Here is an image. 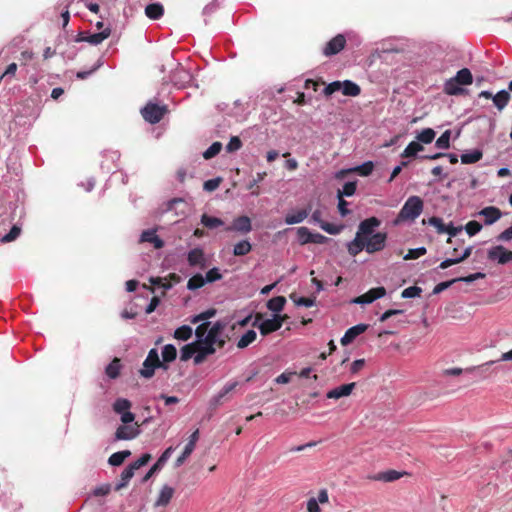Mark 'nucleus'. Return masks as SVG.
I'll use <instances>...</instances> for the list:
<instances>
[{"label":"nucleus","mask_w":512,"mask_h":512,"mask_svg":"<svg viewBox=\"0 0 512 512\" xmlns=\"http://www.w3.org/2000/svg\"><path fill=\"white\" fill-rule=\"evenodd\" d=\"M198 342H199V346H197L198 349H197L196 355L194 356V363L196 365L203 363L206 360L207 356L214 354L216 351L214 343H212L206 339H204V341H198Z\"/></svg>","instance_id":"obj_10"},{"label":"nucleus","mask_w":512,"mask_h":512,"mask_svg":"<svg viewBox=\"0 0 512 512\" xmlns=\"http://www.w3.org/2000/svg\"><path fill=\"white\" fill-rule=\"evenodd\" d=\"M145 14L152 20L161 18L164 14V8L160 3H151L146 6Z\"/></svg>","instance_id":"obj_23"},{"label":"nucleus","mask_w":512,"mask_h":512,"mask_svg":"<svg viewBox=\"0 0 512 512\" xmlns=\"http://www.w3.org/2000/svg\"><path fill=\"white\" fill-rule=\"evenodd\" d=\"M368 329V325L367 324H358V325H355L351 328H349L345 334L343 335V337L341 338L340 342L343 346H347L349 345L350 343H352L355 338L357 336H359L360 334L364 333L366 330Z\"/></svg>","instance_id":"obj_14"},{"label":"nucleus","mask_w":512,"mask_h":512,"mask_svg":"<svg viewBox=\"0 0 512 512\" xmlns=\"http://www.w3.org/2000/svg\"><path fill=\"white\" fill-rule=\"evenodd\" d=\"M483 157V153L479 149H475L471 152L463 153L461 155V162L463 164H473L481 160Z\"/></svg>","instance_id":"obj_32"},{"label":"nucleus","mask_w":512,"mask_h":512,"mask_svg":"<svg viewBox=\"0 0 512 512\" xmlns=\"http://www.w3.org/2000/svg\"><path fill=\"white\" fill-rule=\"evenodd\" d=\"M307 511L308 512H321V508L319 507V503L316 498H310L307 501Z\"/></svg>","instance_id":"obj_64"},{"label":"nucleus","mask_w":512,"mask_h":512,"mask_svg":"<svg viewBox=\"0 0 512 512\" xmlns=\"http://www.w3.org/2000/svg\"><path fill=\"white\" fill-rule=\"evenodd\" d=\"M176 357H177V350L174 345L167 344L163 347L162 358H163L164 364H165V362L169 363V362L174 361L176 359Z\"/></svg>","instance_id":"obj_40"},{"label":"nucleus","mask_w":512,"mask_h":512,"mask_svg":"<svg viewBox=\"0 0 512 512\" xmlns=\"http://www.w3.org/2000/svg\"><path fill=\"white\" fill-rule=\"evenodd\" d=\"M227 326V323L224 322V321H217L216 323L213 324V326L209 329L207 335L205 336L204 339L212 342L215 344V337H218L222 332L223 330L226 328Z\"/></svg>","instance_id":"obj_24"},{"label":"nucleus","mask_w":512,"mask_h":512,"mask_svg":"<svg viewBox=\"0 0 512 512\" xmlns=\"http://www.w3.org/2000/svg\"><path fill=\"white\" fill-rule=\"evenodd\" d=\"M487 257L489 260L503 265L512 261V251L502 245H497L488 250Z\"/></svg>","instance_id":"obj_6"},{"label":"nucleus","mask_w":512,"mask_h":512,"mask_svg":"<svg viewBox=\"0 0 512 512\" xmlns=\"http://www.w3.org/2000/svg\"><path fill=\"white\" fill-rule=\"evenodd\" d=\"M511 99V95L506 90L499 91L496 95L493 96V103L497 107L499 111H502Z\"/></svg>","instance_id":"obj_22"},{"label":"nucleus","mask_w":512,"mask_h":512,"mask_svg":"<svg viewBox=\"0 0 512 512\" xmlns=\"http://www.w3.org/2000/svg\"><path fill=\"white\" fill-rule=\"evenodd\" d=\"M455 81L460 85H470L473 82V76L468 68H462L454 77Z\"/></svg>","instance_id":"obj_31"},{"label":"nucleus","mask_w":512,"mask_h":512,"mask_svg":"<svg viewBox=\"0 0 512 512\" xmlns=\"http://www.w3.org/2000/svg\"><path fill=\"white\" fill-rule=\"evenodd\" d=\"M387 234L384 232H377L372 236L364 239L365 251L369 254H374L382 251L386 246Z\"/></svg>","instance_id":"obj_4"},{"label":"nucleus","mask_w":512,"mask_h":512,"mask_svg":"<svg viewBox=\"0 0 512 512\" xmlns=\"http://www.w3.org/2000/svg\"><path fill=\"white\" fill-rule=\"evenodd\" d=\"M252 250V245L248 240H242L234 245L233 254L235 256H245Z\"/></svg>","instance_id":"obj_33"},{"label":"nucleus","mask_w":512,"mask_h":512,"mask_svg":"<svg viewBox=\"0 0 512 512\" xmlns=\"http://www.w3.org/2000/svg\"><path fill=\"white\" fill-rule=\"evenodd\" d=\"M373 168H374V164L373 162L371 161H367L365 163H363L362 165H359L351 170H341L338 174H337V178H341L343 177L344 175H346L347 173L349 172H356L358 173L359 175L361 176H369L372 171H373Z\"/></svg>","instance_id":"obj_18"},{"label":"nucleus","mask_w":512,"mask_h":512,"mask_svg":"<svg viewBox=\"0 0 512 512\" xmlns=\"http://www.w3.org/2000/svg\"><path fill=\"white\" fill-rule=\"evenodd\" d=\"M386 295V289L384 287H376L368 290L366 293L354 298L353 303L356 304H370L375 300L382 298Z\"/></svg>","instance_id":"obj_9"},{"label":"nucleus","mask_w":512,"mask_h":512,"mask_svg":"<svg viewBox=\"0 0 512 512\" xmlns=\"http://www.w3.org/2000/svg\"><path fill=\"white\" fill-rule=\"evenodd\" d=\"M168 112L167 105H159L153 102H148L142 109L141 114L145 121L150 124L159 123L165 114Z\"/></svg>","instance_id":"obj_2"},{"label":"nucleus","mask_w":512,"mask_h":512,"mask_svg":"<svg viewBox=\"0 0 512 512\" xmlns=\"http://www.w3.org/2000/svg\"><path fill=\"white\" fill-rule=\"evenodd\" d=\"M140 425L135 423L134 425H120L115 432L116 440H131L136 438L140 431Z\"/></svg>","instance_id":"obj_11"},{"label":"nucleus","mask_w":512,"mask_h":512,"mask_svg":"<svg viewBox=\"0 0 512 512\" xmlns=\"http://www.w3.org/2000/svg\"><path fill=\"white\" fill-rule=\"evenodd\" d=\"M341 84H343L341 91L345 96L355 97L358 96L361 92L359 85L350 80L343 81Z\"/></svg>","instance_id":"obj_27"},{"label":"nucleus","mask_w":512,"mask_h":512,"mask_svg":"<svg viewBox=\"0 0 512 512\" xmlns=\"http://www.w3.org/2000/svg\"><path fill=\"white\" fill-rule=\"evenodd\" d=\"M140 242H148L153 244L155 249H161L164 241L156 235L155 230H145L142 232Z\"/></svg>","instance_id":"obj_19"},{"label":"nucleus","mask_w":512,"mask_h":512,"mask_svg":"<svg viewBox=\"0 0 512 512\" xmlns=\"http://www.w3.org/2000/svg\"><path fill=\"white\" fill-rule=\"evenodd\" d=\"M227 231L234 230L242 233H248L252 230L251 220L247 216H240L234 219L232 226L226 228Z\"/></svg>","instance_id":"obj_16"},{"label":"nucleus","mask_w":512,"mask_h":512,"mask_svg":"<svg viewBox=\"0 0 512 512\" xmlns=\"http://www.w3.org/2000/svg\"><path fill=\"white\" fill-rule=\"evenodd\" d=\"M347 250L351 256L358 255L361 251L365 250L364 239L355 235V238L347 244Z\"/></svg>","instance_id":"obj_25"},{"label":"nucleus","mask_w":512,"mask_h":512,"mask_svg":"<svg viewBox=\"0 0 512 512\" xmlns=\"http://www.w3.org/2000/svg\"><path fill=\"white\" fill-rule=\"evenodd\" d=\"M149 281L153 286L162 287L164 290L172 288V283L167 277H151Z\"/></svg>","instance_id":"obj_50"},{"label":"nucleus","mask_w":512,"mask_h":512,"mask_svg":"<svg viewBox=\"0 0 512 512\" xmlns=\"http://www.w3.org/2000/svg\"><path fill=\"white\" fill-rule=\"evenodd\" d=\"M215 315H216V310L214 308H211V309H208V310L201 312L200 314L192 317L191 323L196 324L200 321L208 320V319L214 317Z\"/></svg>","instance_id":"obj_51"},{"label":"nucleus","mask_w":512,"mask_h":512,"mask_svg":"<svg viewBox=\"0 0 512 512\" xmlns=\"http://www.w3.org/2000/svg\"><path fill=\"white\" fill-rule=\"evenodd\" d=\"M201 223L206 228H209V229H214V228H217V227L222 226L224 224V222L220 218L212 217V216H209L207 214H203L202 215Z\"/></svg>","instance_id":"obj_41"},{"label":"nucleus","mask_w":512,"mask_h":512,"mask_svg":"<svg viewBox=\"0 0 512 512\" xmlns=\"http://www.w3.org/2000/svg\"><path fill=\"white\" fill-rule=\"evenodd\" d=\"M424 148L418 141H412L410 142L407 147L402 152L401 156L404 158L414 157L416 154L420 151H422Z\"/></svg>","instance_id":"obj_36"},{"label":"nucleus","mask_w":512,"mask_h":512,"mask_svg":"<svg viewBox=\"0 0 512 512\" xmlns=\"http://www.w3.org/2000/svg\"><path fill=\"white\" fill-rule=\"evenodd\" d=\"M130 454L129 450L115 452L109 457L108 462L112 466H120Z\"/></svg>","instance_id":"obj_38"},{"label":"nucleus","mask_w":512,"mask_h":512,"mask_svg":"<svg viewBox=\"0 0 512 512\" xmlns=\"http://www.w3.org/2000/svg\"><path fill=\"white\" fill-rule=\"evenodd\" d=\"M209 326H210L209 322H204L197 326V328L195 330V335L197 337L196 341H204V338L209 331V329H208Z\"/></svg>","instance_id":"obj_56"},{"label":"nucleus","mask_w":512,"mask_h":512,"mask_svg":"<svg viewBox=\"0 0 512 512\" xmlns=\"http://www.w3.org/2000/svg\"><path fill=\"white\" fill-rule=\"evenodd\" d=\"M111 34V29L109 27L103 29L101 32L90 34L87 36V42L92 45H98L102 43L105 39H107Z\"/></svg>","instance_id":"obj_28"},{"label":"nucleus","mask_w":512,"mask_h":512,"mask_svg":"<svg viewBox=\"0 0 512 512\" xmlns=\"http://www.w3.org/2000/svg\"><path fill=\"white\" fill-rule=\"evenodd\" d=\"M355 387H356L355 382L340 385L338 387H335V388L329 390L326 393V398L337 400L342 397H347L352 393V391L354 390Z\"/></svg>","instance_id":"obj_13"},{"label":"nucleus","mask_w":512,"mask_h":512,"mask_svg":"<svg viewBox=\"0 0 512 512\" xmlns=\"http://www.w3.org/2000/svg\"><path fill=\"white\" fill-rule=\"evenodd\" d=\"M298 240L301 245L311 243L312 233L307 227H300L297 230Z\"/></svg>","instance_id":"obj_48"},{"label":"nucleus","mask_w":512,"mask_h":512,"mask_svg":"<svg viewBox=\"0 0 512 512\" xmlns=\"http://www.w3.org/2000/svg\"><path fill=\"white\" fill-rule=\"evenodd\" d=\"M21 229L18 226H13L10 231L1 238V242L8 243L18 238Z\"/></svg>","instance_id":"obj_54"},{"label":"nucleus","mask_w":512,"mask_h":512,"mask_svg":"<svg viewBox=\"0 0 512 512\" xmlns=\"http://www.w3.org/2000/svg\"><path fill=\"white\" fill-rule=\"evenodd\" d=\"M479 215L484 217V222L486 225H491L501 218L502 213L499 208L494 206H488L483 208L479 212Z\"/></svg>","instance_id":"obj_15"},{"label":"nucleus","mask_w":512,"mask_h":512,"mask_svg":"<svg viewBox=\"0 0 512 512\" xmlns=\"http://www.w3.org/2000/svg\"><path fill=\"white\" fill-rule=\"evenodd\" d=\"M481 229L482 225L475 220L469 221L465 226V230L469 236H474L475 234L480 232Z\"/></svg>","instance_id":"obj_59"},{"label":"nucleus","mask_w":512,"mask_h":512,"mask_svg":"<svg viewBox=\"0 0 512 512\" xmlns=\"http://www.w3.org/2000/svg\"><path fill=\"white\" fill-rule=\"evenodd\" d=\"M309 212L306 209H301L293 214H287L285 217V223L288 225L301 223L307 218Z\"/></svg>","instance_id":"obj_30"},{"label":"nucleus","mask_w":512,"mask_h":512,"mask_svg":"<svg viewBox=\"0 0 512 512\" xmlns=\"http://www.w3.org/2000/svg\"><path fill=\"white\" fill-rule=\"evenodd\" d=\"M380 224V220L376 217L367 218L360 222L356 236L360 237L361 239H366L375 234L374 230L379 227Z\"/></svg>","instance_id":"obj_7"},{"label":"nucleus","mask_w":512,"mask_h":512,"mask_svg":"<svg viewBox=\"0 0 512 512\" xmlns=\"http://www.w3.org/2000/svg\"><path fill=\"white\" fill-rule=\"evenodd\" d=\"M242 147V141L238 136L231 137L230 141L226 145V150L229 153L238 151Z\"/></svg>","instance_id":"obj_57"},{"label":"nucleus","mask_w":512,"mask_h":512,"mask_svg":"<svg viewBox=\"0 0 512 512\" xmlns=\"http://www.w3.org/2000/svg\"><path fill=\"white\" fill-rule=\"evenodd\" d=\"M285 304L286 298L284 296H276L267 302V308L273 312H280L283 310Z\"/></svg>","instance_id":"obj_34"},{"label":"nucleus","mask_w":512,"mask_h":512,"mask_svg":"<svg viewBox=\"0 0 512 512\" xmlns=\"http://www.w3.org/2000/svg\"><path fill=\"white\" fill-rule=\"evenodd\" d=\"M356 188H357L356 181L346 182L343 185V189L341 191L340 190L338 191V197H343V196L350 197V196L354 195Z\"/></svg>","instance_id":"obj_47"},{"label":"nucleus","mask_w":512,"mask_h":512,"mask_svg":"<svg viewBox=\"0 0 512 512\" xmlns=\"http://www.w3.org/2000/svg\"><path fill=\"white\" fill-rule=\"evenodd\" d=\"M427 252L425 247H419L415 249H409L408 253L404 256L405 260H413L418 259L421 256L425 255Z\"/></svg>","instance_id":"obj_53"},{"label":"nucleus","mask_w":512,"mask_h":512,"mask_svg":"<svg viewBox=\"0 0 512 512\" xmlns=\"http://www.w3.org/2000/svg\"><path fill=\"white\" fill-rule=\"evenodd\" d=\"M450 130H446L442 135L436 140V147L439 149H448L450 147Z\"/></svg>","instance_id":"obj_49"},{"label":"nucleus","mask_w":512,"mask_h":512,"mask_svg":"<svg viewBox=\"0 0 512 512\" xmlns=\"http://www.w3.org/2000/svg\"><path fill=\"white\" fill-rule=\"evenodd\" d=\"M151 458H152V456L149 453H145L139 459H137L130 465L134 470H137L140 467L146 465L151 460Z\"/></svg>","instance_id":"obj_62"},{"label":"nucleus","mask_w":512,"mask_h":512,"mask_svg":"<svg viewBox=\"0 0 512 512\" xmlns=\"http://www.w3.org/2000/svg\"><path fill=\"white\" fill-rule=\"evenodd\" d=\"M192 328L188 325H182L174 332V338L177 340L187 341L192 337Z\"/></svg>","instance_id":"obj_39"},{"label":"nucleus","mask_w":512,"mask_h":512,"mask_svg":"<svg viewBox=\"0 0 512 512\" xmlns=\"http://www.w3.org/2000/svg\"><path fill=\"white\" fill-rule=\"evenodd\" d=\"M130 408H131V402L125 398H118L113 403V410L118 414H122V413L128 411Z\"/></svg>","instance_id":"obj_45"},{"label":"nucleus","mask_w":512,"mask_h":512,"mask_svg":"<svg viewBox=\"0 0 512 512\" xmlns=\"http://www.w3.org/2000/svg\"><path fill=\"white\" fill-rule=\"evenodd\" d=\"M287 319H288V316L286 314L285 315H274V317L272 319H266V320L262 321L258 325V329H259L261 335L266 336L272 332L279 330L282 327L283 322H285Z\"/></svg>","instance_id":"obj_5"},{"label":"nucleus","mask_w":512,"mask_h":512,"mask_svg":"<svg viewBox=\"0 0 512 512\" xmlns=\"http://www.w3.org/2000/svg\"><path fill=\"white\" fill-rule=\"evenodd\" d=\"M423 210V201L418 196H411L407 199L401 208L398 219L399 220H415Z\"/></svg>","instance_id":"obj_1"},{"label":"nucleus","mask_w":512,"mask_h":512,"mask_svg":"<svg viewBox=\"0 0 512 512\" xmlns=\"http://www.w3.org/2000/svg\"><path fill=\"white\" fill-rule=\"evenodd\" d=\"M257 334L254 330H248L237 342L239 349L248 347L252 342L256 340Z\"/></svg>","instance_id":"obj_37"},{"label":"nucleus","mask_w":512,"mask_h":512,"mask_svg":"<svg viewBox=\"0 0 512 512\" xmlns=\"http://www.w3.org/2000/svg\"><path fill=\"white\" fill-rule=\"evenodd\" d=\"M346 45V38L342 34H338L327 42L323 48V54L327 57L333 56L341 52Z\"/></svg>","instance_id":"obj_8"},{"label":"nucleus","mask_w":512,"mask_h":512,"mask_svg":"<svg viewBox=\"0 0 512 512\" xmlns=\"http://www.w3.org/2000/svg\"><path fill=\"white\" fill-rule=\"evenodd\" d=\"M135 470L129 465L121 473V481L116 485V490H120L127 486L130 479L133 477Z\"/></svg>","instance_id":"obj_42"},{"label":"nucleus","mask_w":512,"mask_h":512,"mask_svg":"<svg viewBox=\"0 0 512 512\" xmlns=\"http://www.w3.org/2000/svg\"><path fill=\"white\" fill-rule=\"evenodd\" d=\"M121 361L115 357L106 367L105 373L111 379H116L120 375Z\"/></svg>","instance_id":"obj_29"},{"label":"nucleus","mask_w":512,"mask_h":512,"mask_svg":"<svg viewBox=\"0 0 512 512\" xmlns=\"http://www.w3.org/2000/svg\"><path fill=\"white\" fill-rule=\"evenodd\" d=\"M174 489L168 485H164L161 490H160V493L158 495V498L155 502V507H165L167 506L173 495H174Z\"/></svg>","instance_id":"obj_17"},{"label":"nucleus","mask_w":512,"mask_h":512,"mask_svg":"<svg viewBox=\"0 0 512 512\" xmlns=\"http://www.w3.org/2000/svg\"><path fill=\"white\" fill-rule=\"evenodd\" d=\"M197 346H199V342L197 341H194L183 346L181 349L180 360L188 361L190 358H194L198 349Z\"/></svg>","instance_id":"obj_26"},{"label":"nucleus","mask_w":512,"mask_h":512,"mask_svg":"<svg viewBox=\"0 0 512 512\" xmlns=\"http://www.w3.org/2000/svg\"><path fill=\"white\" fill-rule=\"evenodd\" d=\"M187 261L190 266L204 267L205 258L203 250L200 248H194L190 250L187 256Z\"/></svg>","instance_id":"obj_20"},{"label":"nucleus","mask_w":512,"mask_h":512,"mask_svg":"<svg viewBox=\"0 0 512 512\" xmlns=\"http://www.w3.org/2000/svg\"><path fill=\"white\" fill-rule=\"evenodd\" d=\"M222 279V274L219 272V269L218 268H212L210 269L207 273H206V276H205V280L206 282L208 283H212V282H215V281H218Z\"/></svg>","instance_id":"obj_60"},{"label":"nucleus","mask_w":512,"mask_h":512,"mask_svg":"<svg viewBox=\"0 0 512 512\" xmlns=\"http://www.w3.org/2000/svg\"><path fill=\"white\" fill-rule=\"evenodd\" d=\"M343 84H341V81H334L330 84H328L325 88H324V91L323 93L326 95V96H330L332 95L333 93L337 92V91H340L341 88H342Z\"/></svg>","instance_id":"obj_61"},{"label":"nucleus","mask_w":512,"mask_h":512,"mask_svg":"<svg viewBox=\"0 0 512 512\" xmlns=\"http://www.w3.org/2000/svg\"><path fill=\"white\" fill-rule=\"evenodd\" d=\"M402 475L403 473H400L396 470H388L385 472H381L373 477H370V479L383 482H393L400 479Z\"/></svg>","instance_id":"obj_21"},{"label":"nucleus","mask_w":512,"mask_h":512,"mask_svg":"<svg viewBox=\"0 0 512 512\" xmlns=\"http://www.w3.org/2000/svg\"><path fill=\"white\" fill-rule=\"evenodd\" d=\"M222 149V144L220 142H214L212 145L203 153V157L205 159H211L218 155Z\"/></svg>","instance_id":"obj_52"},{"label":"nucleus","mask_w":512,"mask_h":512,"mask_svg":"<svg viewBox=\"0 0 512 512\" xmlns=\"http://www.w3.org/2000/svg\"><path fill=\"white\" fill-rule=\"evenodd\" d=\"M444 92L447 95H460L462 94L463 89L460 87V84L455 81L454 78H451L445 82Z\"/></svg>","instance_id":"obj_35"},{"label":"nucleus","mask_w":512,"mask_h":512,"mask_svg":"<svg viewBox=\"0 0 512 512\" xmlns=\"http://www.w3.org/2000/svg\"><path fill=\"white\" fill-rule=\"evenodd\" d=\"M311 221L319 224L321 229H323L325 232L336 235L341 232L342 226H337L332 223H328L322 220V212L320 210H315L311 215Z\"/></svg>","instance_id":"obj_12"},{"label":"nucleus","mask_w":512,"mask_h":512,"mask_svg":"<svg viewBox=\"0 0 512 512\" xmlns=\"http://www.w3.org/2000/svg\"><path fill=\"white\" fill-rule=\"evenodd\" d=\"M428 223L435 227L438 233H445L446 224L441 218L433 216L429 218Z\"/></svg>","instance_id":"obj_58"},{"label":"nucleus","mask_w":512,"mask_h":512,"mask_svg":"<svg viewBox=\"0 0 512 512\" xmlns=\"http://www.w3.org/2000/svg\"><path fill=\"white\" fill-rule=\"evenodd\" d=\"M435 131L432 128L423 129L418 135L417 140L420 143L429 144L435 138Z\"/></svg>","instance_id":"obj_44"},{"label":"nucleus","mask_w":512,"mask_h":512,"mask_svg":"<svg viewBox=\"0 0 512 512\" xmlns=\"http://www.w3.org/2000/svg\"><path fill=\"white\" fill-rule=\"evenodd\" d=\"M156 368L167 369L168 366L160 361L157 350L151 349L143 362V368L139 371L140 375L149 379L154 375Z\"/></svg>","instance_id":"obj_3"},{"label":"nucleus","mask_w":512,"mask_h":512,"mask_svg":"<svg viewBox=\"0 0 512 512\" xmlns=\"http://www.w3.org/2000/svg\"><path fill=\"white\" fill-rule=\"evenodd\" d=\"M195 449V445L187 443L182 454L176 459L175 466L180 467L186 461V459L192 454Z\"/></svg>","instance_id":"obj_46"},{"label":"nucleus","mask_w":512,"mask_h":512,"mask_svg":"<svg viewBox=\"0 0 512 512\" xmlns=\"http://www.w3.org/2000/svg\"><path fill=\"white\" fill-rule=\"evenodd\" d=\"M422 293V289L418 286H410L402 291L401 296L403 298H414L419 297Z\"/></svg>","instance_id":"obj_55"},{"label":"nucleus","mask_w":512,"mask_h":512,"mask_svg":"<svg viewBox=\"0 0 512 512\" xmlns=\"http://www.w3.org/2000/svg\"><path fill=\"white\" fill-rule=\"evenodd\" d=\"M205 283H206L205 278L201 274L198 273V274L193 275L188 280L187 288L189 290H196V289L203 287L205 285Z\"/></svg>","instance_id":"obj_43"},{"label":"nucleus","mask_w":512,"mask_h":512,"mask_svg":"<svg viewBox=\"0 0 512 512\" xmlns=\"http://www.w3.org/2000/svg\"><path fill=\"white\" fill-rule=\"evenodd\" d=\"M221 178H214V179H209L207 181L204 182V185H203V188L204 190L208 191V192H212L214 190H216L220 183H221Z\"/></svg>","instance_id":"obj_63"}]
</instances>
